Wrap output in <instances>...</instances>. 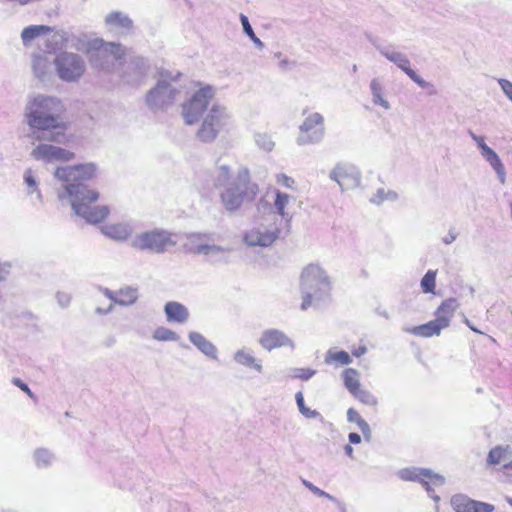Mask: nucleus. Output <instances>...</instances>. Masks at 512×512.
I'll return each mask as SVG.
<instances>
[{"mask_svg":"<svg viewBox=\"0 0 512 512\" xmlns=\"http://www.w3.org/2000/svg\"><path fill=\"white\" fill-rule=\"evenodd\" d=\"M96 175V167L92 163L58 167L55 177L67 183L65 190L72 198L71 204L75 213L88 222L100 223L109 215L107 206H92L99 198L96 190L89 189L81 181L90 180Z\"/></svg>","mask_w":512,"mask_h":512,"instance_id":"1","label":"nucleus"},{"mask_svg":"<svg viewBox=\"0 0 512 512\" xmlns=\"http://www.w3.org/2000/svg\"><path fill=\"white\" fill-rule=\"evenodd\" d=\"M59 102L47 96H37L27 105L26 120L30 128L38 131H48L49 141H58L59 136H64L67 130V123L59 114L54 113Z\"/></svg>","mask_w":512,"mask_h":512,"instance_id":"2","label":"nucleus"},{"mask_svg":"<svg viewBox=\"0 0 512 512\" xmlns=\"http://www.w3.org/2000/svg\"><path fill=\"white\" fill-rule=\"evenodd\" d=\"M301 284L306 290L302 297L301 309L307 310L314 302L322 300L330 291V282L324 270L317 264H309L301 273Z\"/></svg>","mask_w":512,"mask_h":512,"instance_id":"3","label":"nucleus"},{"mask_svg":"<svg viewBox=\"0 0 512 512\" xmlns=\"http://www.w3.org/2000/svg\"><path fill=\"white\" fill-rule=\"evenodd\" d=\"M458 308L459 303L455 298L445 299L435 310V319L418 326L406 328L405 331L421 338L439 336L443 329L450 326L451 320Z\"/></svg>","mask_w":512,"mask_h":512,"instance_id":"4","label":"nucleus"},{"mask_svg":"<svg viewBox=\"0 0 512 512\" xmlns=\"http://www.w3.org/2000/svg\"><path fill=\"white\" fill-rule=\"evenodd\" d=\"M258 192V186L250 181L249 171L242 168L234 181L222 194L221 200L228 210H235L245 199L253 200Z\"/></svg>","mask_w":512,"mask_h":512,"instance_id":"5","label":"nucleus"},{"mask_svg":"<svg viewBox=\"0 0 512 512\" xmlns=\"http://www.w3.org/2000/svg\"><path fill=\"white\" fill-rule=\"evenodd\" d=\"M176 245L174 235L163 229H153L138 234L132 246L138 250L163 253Z\"/></svg>","mask_w":512,"mask_h":512,"instance_id":"6","label":"nucleus"},{"mask_svg":"<svg viewBox=\"0 0 512 512\" xmlns=\"http://www.w3.org/2000/svg\"><path fill=\"white\" fill-rule=\"evenodd\" d=\"M214 96L211 87H202L183 105V117L186 124L191 125L197 122L203 112L207 109Z\"/></svg>","mask_w":512,"mask_h":512,"instance_id":"7","label":"nucleus"},{"mask_svg":"<svg viewBox=\"0 0 512 512\" xmlns=\"http://www.w3.org/2000/svg\"><path fill=\"white\" fill-rule=\"evenodd\" d=\"M225 119V109L219 105H213L198 131L199 138L205 142L215 139L219 129L225 124Z\"/></svg>","mask_w":512,"mask_h":512,"instance_id":"8","label":"nucleus"},{"mask_svg":"<svg viewBox=\"0 0 512 512\" xmlns=\"http://www.w3.org/2000/svg\"><path fill=\"white\" fill-rule=\"evenodd\" d=\"M324 134V119L319 113L309 115L300 126L298 143L300 145L318 142Z\"/></svg>","mask_w":512,"mask_h":512,"instance_id":"9","label":"nucleus"},{"mask_svg":"<svg viewBox=\"0 0 512 512\" xmlns=\"http://www.w3.org/2000/svg\"><path fill=\"white\" fill-rule=\"evenodd\" d=\"M280 229L275 226H268L264 223L247 231L244 241L250 246H270L279 237Z\"/></svg>","mask_w":512,"mask_h":512,"instance_id":"10","label":"nucleus"},{"mask_svg":"<svg viewBox=\"0 0 512 512\" xmlns=\"http://www.w3.org/2000/svg\"><path fill=\"white\" fill-rule=\"evenodd\" d=\"M59 76L67 81L79 78L84 72V65L78 56L62 53L56 60Z\"/></svg>","mask_w":512,"mask_h":512,"instance_id":"11","label":"nucleus"},{"mask_svg":"<svg viewBox=\"0 0 512 512\" xmlns=\"http://www.w3.org/2000/svg\"><path fill=\"white\" fill-rule=\"evenodd\" d=\"M331 178L339 184L342 190L353 189L360 182L356 169L346 164L337 165L331 173Z\"/></svg>","mask_w":512,"mask_h":512,"instance_id":"12","label":"nucleus"},{"mask_svg":"<svg viewBox=\"0 0 512 512\" xmlns=\"http://www.w3.org/2000/svg\"><path fill=\"white\" fill-rule=\"evenodd\" d=\"M451 506L455 512H494L492 504L473 500L465 495H455L451 498Z\"/></svg>","mask_w":512,"mask_h":512,"instance_id":"13","label":"nucleus"},{"mask_svg":"<svg viewBox=\"0 0 512 512\" xmlns=\"http://www.w3.org/2000/svg\"><path fill=\"white\" fill-rule=\"evenodd\" d=\"M385 56L387 57V59H389L390 61L397 64V66L401 70H403L409 76V78L411 80H413L416 84H418L420 87H422V88H432L433 87V85L430 82H427L424 79H422L413 69H411L410 61L402 53L396 52V51H391V52H386Z\"/></svg>","mask_w":512,"mask_h":512,"instance_id":"14","label":"nucleus"},{"mask_svg":"<svg viewBox=\"0 0 512 512\" xmlns=\"http://www.w3.org/2000/svg\"><path fill=\"white\" fill-rule=\"evenodd\" d=\"M259 343L264 349L269 351L292 345V342L287 335L277 329H268L264 331L259 339Z\"/></svg>","mask_w":512,"mask_h":512,"instance_id":"15","label":"nucleus"},{"mask_svg":"<svg viewBox=\"0 0 512 512\" xmlns=\"http://www.w3.org/2000/svg\"><path fill=\"white\" fill-rule=\"evenodd\" d=\"M104 22L109 29L130 31L134 29L133 20L121 11H112L106 15Z\"/></svg>","mask_w":512,"mask_h":512,"instance_id":"16","label":"nucleus"},{"mask_svg":"<svg viewBox=\"0 0 512 512\" xmlns=\"http://www.w3.org/2000/svg\"><path fill=\"white\" fill-rule=\"evenodd\" d=\"M164 311L169 322L185 323L189 318L188 309L176 301L167 302Z\"/></svg>","mask_w":512,"mask_h":512,"instance_id":"17","label":"nucleus"},{"mask_svg":"<svg viewBox=\"0 0 512 512\" xmlns=\"http://www.w3.org/2000/svg\"><path fill=\"white\" fill-rule=\"evenodd\" d=\"M419 482L424 486L430 496L438 500L439 496L434 495L436 488L441 487L444 484V478L441 475L435 474L430 470H423L422 476Z\"/></svg>","mask_w":512,"mask_h":512,"instance_id":"18","label":"nucleus"},{"mask_svg":"<svg viewBox=\"0 0 512 512\" xmlns=\"http://www.w3.org/2000/svg\"><path fill=\"white\" fill-rule=\"evenodd\" d=\"M110 298L120 305H132L138 298L137 289L132 287H124L118 291L112 292Z\"/></svg>","mask_w":512,"mask_h":512,"instance_id":"19","label":"nucleus"},{"mask_svg":"<svg viewBox=\"0 0 512 512\" xmlns=\"http://www.w3.org/2000/svg\"><path fill=\"white\" fill-rule=\"evenodd\" d=\"M347 420L350 423H355L361 430L364 439L370 441L372 435L369 424L361 417L356 409L351 407L347 410Z\"/></svg>","mask_w":512,"mask_h":512,"instance_id":"20","label":"nucleus"},{"mask_svg":"<svg viewBox=\"0 0 512 512\" xmlns=\"http://www.w3.org/2000/svg\"><path fill=\"white\" fill-rule=\"evenodd\" d=\"M190 341L197 346L203 353L209 356H215L216 348L209 342L202 334L198 332H191L189 334Z\"/></svg>","mask_w":512,"mask_h":512,"instance_id":"21","label":"nucleus"},{"mask_svg":"<svg viewBox=\"0 0 512 512\" xmlns=\"http://www.w3.org/2000/svg\"><path fill=\"white\" fill-rule=\"evenodd\" d=\"M342 378L346 389L352 394L363 387L360 383L359 372L353 368H347L342 373Z\"/></svg>","mask_w":512,"mask_h":512,"instance_id":"22","label":"nucleus"},{"mask_svg":"<svg viewBox=\"0 0 512 512\" xmlns=\"http://www.w3.org/2000/svg\"><path fill=\"white\" fill-rule=\"evenodd\" d=\"M104 233L111 238L123 240L129 236L130 229L124 223H112L104 227Z\"/></svg>","mask_w":512,"mask_h":512,"instance_id":"23","label":"nucleus"},{"mask_svg":"<svg viewBox=\"0 0 512 512\" xmlns=\"http://www.w3.org/2000/svg\"><path fill=\"white\" fill-rule=\"evenodd\" d=\"M56 147L50 144H39L33 149L31 155L36 160L54 161Z\"/></svg>","mask_w":512,"mask_h":512,"instance_id":"24","label":"nucleus"},{"mask_svg":"<svg viewBox=\"0 0 512 512\" xmlns=\"http://www.w3.org/2000/svg\"><path fill=\"white\" fill-rule=\"evenodd\" d=\"M237 363L244 365L246 367L255 369L258 372H261L262 365L255 359V357L247 350L242 349L235 353L234 356Z\"/></svg>","mask_w":512,"mask_h":512,"instance_id":"25","label":"nucleus"},{"mask_svg":"<svg viewBox=\"0 0 512 512\" xmlns=\"http://www.w3.org/2000/svg\"><path fill=\"white\" fill-rule=\"evenodd\" d=\"M290 202V196L286 193H282L280 191L276 192L274 206L278 212V214L285 219L286 222L290 221V215L288 211H286L287 206Z\"/></svg>","mask_w":512,"mask_h":512,"instance_id":"26","label":"nucleus"},{"mask_svg":"<svg viewBox=\"0 0 512 512\" xmlns=\"http://www.w3.org/2000/svg\"><path fill=\"white\" fill-rule=\"evenodd\" d=\"M356 400L365 406H376L377 398L367 389L361 387L351 394Z\"/></svg>","mask_w":512,"mask_h":512,"instance_id":"27","label":"nucleus"},{"mask_svg":"<svg viewBox=\"0 0 512 512\" xmlns=\"http://www.w3.org/2000/svg\"><path fill=\"white\" fill-rule=\"evenodd\" d=\"M436 270H428L421 279V289L424 293H434L436 288Z\"/></svg>","mask_w":512,"mask_h":512,"instance_id":"28","label":"nucleus"},{"mask_svg":"<svg viewBox=\"0 0 512 512\" xmlns=\"http://www.w3.org/2000/svg\"><path fill=\"white\" fill-rule=\"evenodd\" d=\"M110 55L113 56V59L120 60L124 57L125 51L119 45H115L113 43L106 44L101 50V56L108 59Z\"/></svg>","mask_w":512,"mask_h":512,"instance_id":"29","label":"nucleus"},{"mask_svg":"<svg viewBox=\"0 0 512 512\" xmlns=\"http://www.w3.org/2000/svg\"><path fill=\"white\" fill-rule=\"evenodd\" d=\"M326 362L327 363H339L341 365H347L351 363V357L346 351H329L326 355Z\"/></svg>","mask_w":512,"mask_h":512,"instance_id":"30","label":"nucleus"},{"mask_svg":"<svg viewBox=\"0 0 512 512\" xmlns=\"http://www.w3.org/2000/svg\"><path fill=\"white\" fill-rule=\"evenodd\" d=\"M178 335L171 329L166 327H158L153 332V339L157 341H177Z\"/></svg>","mask_w":512,"mask_h":512,"instance_id":"31","label":"nucleus"},{"mask_svg":"<svg viewBox=\"0 0 512 512\" xmlns=\"http://www.w3.org/2000/svg\"><path fill=\"white\" fill-rule=\"evenodd\" d=\"M481 149L487 160L496 170H499L503 167L498 155L490 147H488L484 141L481 143Z\"/></svg>","mask_w":512,"mask_h":512,"instance_id":"32","label":"nucleus"},{"mask_svg":"<svg viewBox=\"0 0 512 512\" xmlns=\"http://www.w3.org/2000/svg\"><path fill=\"white\" fill-rule=\"evenodd\" d=\"M371 89H372V93H373L374 102L376 104L383 106L386 109L389 108L388 102L382 96L381 84L378 81L373 80L371 83Z\"/></svg>","mask_w":512,"mask_h":512,"instance_id":"33","label":"nucleus"},{"mask_svg":"<svg viewBox=\"0 0 512 512\" xmlns=\"http://www.w3.org/2000/svg\"><path fill=\"white\" fill-rule=\"evenodd\" d=\"M296 402H297V406L299 408V411L306 417L308 418H313V417H316L318 415V413L315 411V410H310L309 408H307L305 406V403H304V397H303V394L302 392H298L296 393Z\"/></svg>","mask_w":512,"mask_h":512,"instance_id":"34","label":"nucleus"},{"mask_svg":"<svg viewBox=\"0 0 512 512\" xmlns=\"http://www.w3.org/2000/svg\"><path fill=\"white\" fill-rule=\"evenodd\" d=\"M424 469H403L400 471V477L406 481H418L420 480Z\"/></svg>","mask_w":512,"mask_h":512,"instance_id":"35","label":"nucleus"},{"mask_svg":"<svg viewBox=\"0 0 512 512\" xmlns=\"http://www.w3.org/2000/svg\"><path fill=\"white\" fill-rule=\"evenodd\" d=\"M74 157H75V154L73 152L66 150L64 148L58 147V146L56 147V153H55L54 160L68 162V161L73 160Z\"/></svg>","mask_w":512,"mask_h":512,"instance_id":"36","label":"nucleus"},{"mask_svg":"<svg viewBox=\"0 0 512 512\" xmlns=\"http://www.w3.org/2000/svg\"><path fill=\"white\" fill-rule=\"evenodd\" d=\"M505 451L501 447H495L490 450L488 454V462L491 464H499L503 457H504Z\"/></svg>","mask_w":512,"mask_h":512,"instance_id":"37","label":"nucleus"},{"mask_svg":"<svg viewBox=\"0 0 512 512\" xmlns=\"http://www.w3.org/2000/svg\"><path fill=\"white\" fill-rule=\"evenodd\" d=\"M21 32H53V29L46 25H30L25 27Z\"/></svg>","mask_w":512,"mask_h":512,"instance_id":"38","label":"nucleus"},{"mask_svg":"<svg viewBox=\"0 0 512 512\" xmlns=\"http://www.w3.org/2000/svg\"><path fill=\"white\" fill-rule=\"evenodd\" d=\"M276 180H277L278 184H280V185H282L284 187H287V188H293L294 184H295V181L291 177H289V176H287L285 174L277 175V179Z\"/></svg>","mask_w":512,"mask_h":512,"instance_id":"39","label":"nucleus"},{"mask_svg":"<svg viewBox=\"0 0 512 512\" xmlns=\"http://www.w3.org/2000/svg\"><path fill=\"white\" fill-rule=\"evenodd\" d=\"M498 83L507 97L512 101V82L506 79H499Z\"/></svg>","mask_w":512,"mask_h":512,"instance_id":"40","label":"nucleus"},{"mask_svg":"<svg viewBox=\"0 0 512 512\" xmlns=\"http://www.w3.org/2000/svg\"><path fill=\"white\" fill-rule=\"evenodd\" d=\"M13 384L19 387L23 392H25L29 397H33V392L30 390V388L25 384L21 379L19 378H13L12 380Z\"/></svg>","mask_w":512,"mask_h":512,"instance_id":"41","label":"nucleus"},{"mask_svg":"<svg viewBox=\"0 0 512 512\" xmlns=\"http://www.w3.org/2000/svg\"><path fill=\"white\" fill-rule=\"evenodd\" d=\"M229 169L226 166H222L219 168V174L217 180L219 184H224L229 179Z\"/></svg>","mask_w":512,"mask_h":512,"instance_id":"42","label":"nucleus"},{"mask_svg":"<svg viewBox=\"0 0 512 512\" xmlns=\"http://www.w3.org/2000/svg\"><path fill=\"white\" fill-rule=\"evenodd\" d=\"M314 373L315 372L311 369H298L295 376L302 380H308L309 378H311L314 375Z\"/></svg>","mask_w":512,"mask_h":512,"instance_id":"43","label":"nucleus"},{"mask_svg":"<svg viewBox=\"0 0 512 512\" xmlns=\"http://www.w3.org/2000/svg\"><path fill=\"white\" fill-rule=\"evenodd\" d=\"M239 19L241 21V24H242V28H243V32H254L253 31V28L249 22V19L246 15L244 14H240L239 15Z\"/></svg>","mask_w":512,"mask_h":512,"instance_id":"44","label":"nucleus"},{"mask_svg":"<svg viewBox=\"0 0 512 512\" xmlns=\"http://www.w3.org/2000/svg\"><path fill=\"white\" fill-rule=\"evenodd\" d=\"M24 180L29 187L36 188V181L30 171L25 174Z\"/></svg>","mask_w":512,"mask_h":512,"instance_id":"45","label":"nucleus"},{"mask_svg":"<svg viewBox=\"0 0 512 512\" xmlns=\"http://www.w3.org/2000/svg\"><path fill=\"white\" fill-rule=\"evenodd\" d=\"M348 438L351 444H359L361 442V436L354 432L350 433Z\"/></svg>","mask_w":512,"mask_h":512,"instance_id":"46","label":"nucleus"},{"mask_svg":"<svg viewBox=\"0 0 512 512\" xmlns=\"http://www.w3.org/2000/svg\"><path fill=\"white\" fill-rule=\"evenodd\" d=\"M366 353V347L365 346H360L358 347L357 349L353 350L352 351V354L355 356V357H360L361 355L365 354Z\"/></svg>","mask_w":512,"mask_h":512,"instance_id":"47","label":"nucleus"},{"mask_svg":"<svg viewBox=\"0 0 512 512\" xmlns=\"http://www.w3.org/2000/svg\"><path fill=\"white\" fill-rule=\"evenodd\" d=\"M37 34H27V33H24L22 34V37H23V41L26 43L28 41H30L31 39H33L34 36H36Z\"/></svg>","mask_w":512,"mask_h":512,"instance_id":"48","label":"nucleus"},{"mask_svg":"<svg viewBox=\"0 0 512 512\" xmlns=\"http://www.w3.org/2000/svg\"><path fill=\"white\" fill-rule=\"evenodd\" d=\"M345 453L349 456V457H352L353 456V448L351 447V445L347 444L345 446Z\"/></svg>","mask_w":512,"mask_h":512,"instance_id":"49","label":"nucleus"},{"mask_svg":"<svg viewBox=\"0 0 512 512\" xmlns=\"http://www.w3.org/2000/svg\"><path fill=\"white\" fill-rule=\"evenodd\" d=\"M45 457H47L46 452L41 451V452L37 453V459L38 460L43 459V461H45Z\"/></svg>","mask_w":512,"mask_h":512,"instance_id":"50","label":"nucleus"},{"mask_svg":"<svg viewBox=\"0 0 512 512\" xmlns=\"http://www.w3.org/2000/svg\"><path fill=\"white\" fill-rule=\"evenodd\" d=\"M465 322H466V324L470 327V329H471V330H473L474 332H476V333H480V334L482 333L481 331H479L478 329H476L475 327H473V326L470 324L469 320H467V319H466V320H465Z\"/></svg>","mask_w":512,"mask_h":512,"instance_id":"51","label":"nucleus"},{"mask_svg":"<svg viewBox=\"0 0 512 512\" xmlns=\"http://www.w3.org/2000/svg\"><path fill=\"white\" fill-rule=\"evenodd\" d=\"M210 248H211V246L206 245V246H204V247H200V248H198V249H197V252L199 253V252H201V251H203V250H208V249H210Z\"/></svg>","mask_w":512,"mask_h":512,"instance_id":"52","label":"nucleus"},{"mask_svg":"<svg viewBox=\"0 0 512 512\" xmlns=\"http://www.w3.org/2000/svg\"><path fill=\"white\" fill-rule=\"evenodd\" d=\"M474 138H475V140L477 141V143H478L479 147L481 148V143H482V141H484V140H483L482 138H479V137H474Z\"/></svg>","mask_w":512,"mask_h":512,"instance_id":"53","label":"nucleus"},{"mask_svg":"<svg viewBox=\"0 0 512 512\" xmlns=\"http://www.w3.org/2000/svg\"><path fill=\"white\" fill-rule=\"evenodd\" d=\"M255 42H259V40L255 37L256 34L254 33H251V34H248Z\"/></svg>","mask_w":512,"mask_h":512,"instance_id":"54","label":"nucleus"},{"mask_svg":"<svg viewBox=\"0 0 512 512\" xmlns=\"http://www.w3.org/2000/svg\"><path fill=\"white\" fill-rule=\"evenodd\" d=\"M263 28L267 30V29H272L273 26L271 24H265V25H263Z\"/></svg>","mask_w":512,"mask_h":512,"instance_id":"55","label":"nucleus"},{"mask_svg":"<svg viewBox=\"0 0 512 512\" xmlns=\"http://www.w3.org/2000/svg\"><path fill=\"white\" fill-rule=\"evenodd\" d=\"M505 467L512 470V461H510L508 464H506Z\"/></svg>","mask_w":512,"mask_h":512,"instance_id":"56","label":"nucleus"},{"mask_svg":"<svg viewBox=\"0 0 512 512\" xmlns=\"http://www.w3.org/2000/svg\"><path fill=\"white\" fill-rule=\"evenodd\" d=\"M113 343H114V339H110L109 342L107 343V345L109 346V345H111Z\"/></svg>","mask_w":512,"mask_h":512,"instance_id":"57","label":"nucleus"}]
</instances>
